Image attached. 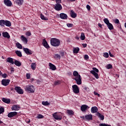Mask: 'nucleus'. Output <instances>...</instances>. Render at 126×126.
I'll return each mask as SVG.
<instances>
[{"instance_id": "1", "label": "nucleus", "mask_w": 126, "mask_h": 126, "mask_svg": "<svg viewBox=\"0 0 126 126\" xmlns=\"http://www.w3.org/2000/svg\"><path fill=\"white\" fill-rule=\"evenodd\" d=\"M73 75L75 77L74 80H75L77 85L82 84V80L81 75L79 74L78 72L77 71H74L73 72Z\"/></svg>"}, {"instance_id": "2", "label": "nucleus", "mask_w": 126, "mask_h": 126, "mask_svg": "<svg viewBox=\"0 0 126 126\" xmlns=\"http://www.w3.org/2000/svg\"><path fill=\"white\" fill-rule=\"evenodd\" d=\"M50 44L53 47H59L61 44V41L58 39L52 38L50 39Z\"/></svg>"}, {"instance_id": "3", "label": "nucleus", "mask_w": 126, "mask_h": 126, "mask_svg": "<svg viewBox=\"0 0 126 126\" xmlns=\"http://www.w3.org/2000/svg\"><path fill=\"white\" fill-rule=\"evenodd\" d=\"M25 90L29 93H33L34 92V86L32 85H28L26 86Z\"/></svg>"}, {"instance_id": "4", "label": "nucleus", "mask_w": 126, "mask_h": 126, "mask_svg": "<svg viewBox=\"0 0 126 126\" xmlns=\"http://www.w3.org/2000/svg\"><path fill=\"white\" fill-rule=\"evenodd\" d=\"M99 72L98 69L95 67L93 68V70L90 71V73H92L96 79L99 78V76L97 73Z\"/></svg>"}, {"instance_id": "5", "label": "nucleus", "mask_w": 126, "mask_h": 126, "mask_svg": "<svg viewBox=\"0 0 126 126\" xmlns=\"http://www.w3.org/2000/svg\"><path fill=\"white\" fill-rule=\"evenodd\" d=\"M72 91L75 94H78L80 92L79 89L77 85H74L72 86Z\"/></svg>"}, {"instance_id": "6", "label": "nucleus", "mask_w": 126, "mask_h": 126, "mask_svg": "<svg viewBox=\"0 0 126 126\" xmlns=\"http://www.w3.org/2000/svg\"><path fill=\"white\" fill-rule=\"evenodd\" d=\"M52 116L56 120H61L63 119V117L60 114H57V113L53 114Z\"/></svg>"}, {"instance_id": "7", "label": "nucleus", "mask_w": 126, "mask_h": 126, "mask_svg": "<svg viewBox=\"0 0 126 126\" xmlns=\"http://www.w3.org/2000/svg\"><path fill=\"white\" fill-rule=\"evenodd\" d=\"M54 9H55V10L59 11H61L63 9V7L61 4L57 3V4L55 5Z\"/></svg>"}, {"instance_id": "8", "label": "nucleus", "mask_w": 126, "mask_h": 126, "mask_svg": "<svg viewBox=\"0 0 126 126\" xmlns=\"http://www.w3.org/2000/svg\"><path fill=\"white\" fill-rule=\"evenodd\" d=\"M15 90L18 94H24L23 90L19 87H15Z\"/></svg>"}, {"instance_id": "9", "label": "nucleus", "mask_w": 126, "mask_h": 126, "mask_svg": "<svg viewBox=\"0 0 126 126\" xmlns=\"http://www.w3.org/2000/svg\"><path fill=\"white\" fill-rule=\"evenodd\" d=\"M10 82V80L8 79H3L1 81V84L2 85L4 86H6L7 85H8V84H9Z\"/></svg>"}, {"instance_id": "10", "label": "nucleus", "mask_w": 126, "mask_h": 126, "mask_svg": "<svg viewBox=\"0 0 126 126\" xmlns=\"http://www.w3.org/2000/svg\"><path fill=\"white\" fill-rule=\"evenodd\" d=\"M23 50L26 53V54H27L28 55H31L33 54V52L28 48H24Z\"/></svg>"}, {"instance_id": "11", "label": "nucleus", "mask_w": 126, "mask_h": 126, "mask_svg": "<svg viewBox=\"0 0 126 126\" xmlns=\"http://www.w3.org/2000/svg\"><path fill=\"white\" fill-rule=\"evenodd\" d=\"M4 3L5 5L8 7H11L12 5V2L10 0H4Z\"/></svg>"}, {"instance_id": "12", "label": "nucleus", "mask_w": 126, "mask_h": 126, "mask_svg": "<svg viewBox=\"0 0 126 126\" xmlns=\"http://www.w3.org/2000/svg\"><path fill=\"white\" fill-rule=\"evenodd\" d=\"M17 115V112H10L8 114V117L9 118H12L13 117H15Z\"/></svg>"}, {"instance_id": "13", "label": "nucleus", "mask_w": 126, "mask_h": 126, "mask_svg": "<svg viewBox=\"0 0 126 126\" xmlns=\"http://www.w3.org/2000/svg\"><path fill=\"white\" fill-rule=\"evenodd\" d=\"M80 108H81V110L82 112H85L86 111V110L88 108H90V107L86 105H81Z\"/></svg>"}, {"instance_id": "14", "label": "nucleus", "mask_w": 126, "mask_h": 126, "mask_svg": "<svg viewBox=\"0 0 126 126\" xmlns=\"http://www.w3.org/2000/svg\"><path fill=\"white\" fill-rule=\"evenodd\" d=\"M98 108L96 106L92 107L91 109V113H97L98 111Z\"/></svg>"}, {"instance_id": "15", "label": "nucleus", "mask_w": 126, "mask_h": 126, "mask_svg": "<svg viewBox=\"0 0 126 126\" xmlns=\"http://www.w3.org/2000/svg\"><path fill=\"white\" fill-rule=\"evenodd\" d=\"M85 119L87 121H90L93 120V115L92 114L86 115L85 116Z\"/></svg>"}, {"instance_id": "16", "label": "nucleus", "mask_w": 126, "mask_h": 126, "mask_svg": "<svg viewBox=\"0 0 126 126\" xmlns=\"http://www.w3.org/2000/svg\"><path fill=\"white\" fill-rule=\"evenodd\" d=\"M60 18H61V19H62V20L67 19V15L64 13H63L60 14Z\"/></svg>"}, {"instance_id": "17", "label": "nucleus", "mask_w": 126, "mask_h": 126, "mask_svg": "<svg viewBox=\"0 0 126 126\" xmlns=\"http://www.w3.org/2000/svg\"><path fill=\"white\" fill-rule=\"evenodd\" d=\"M70 15L72 18H75L77 17V14L75 13L73 10H71L70 11Z\"/></svg>"}, {"instance_id": "18", "label": "nucleus", "mask_w": 126, "mask_h": 126, "mask_svg": "<svg viewBox=\"0 0 126 126\" xmlns=\"http://www.w3.org/2000/svg\"><path fill=\"white\" fill-rule=\"evenodd\" d=\"M42 44L43 45V46L46 48V49H49L50 48L47 42L45 39H43V41H42Z\"/></svg>"}, {"instance_id": "19", "label": "nucleus", "mask_w": 126, "mask_h": 126, "mask_svg": "<svg viewBox=\"0 0 126 126\" xmlns=\"http://www.w3.org/2000/svg\"><path fill=\"white\" fill-rule=\"evenodd\" d=\"M96 115L99 118L100 120H104V116L101 114L99 112H97Z\"/></svg>"}, {"instance_id": "20", "label": "nucleus", "mask_w": 126, "mask_h": 126, "mask_svg": "<svg viewBox=\"0 0 126 126\" xmlns=\"http://www.w3.org/2000/svg\"><path fill=\"white\" fill-rule=\"evenodd\" d=\"M20 108V107L19 106L17 105H14L13 106L11 107V109L13 111H17L19 110Z\"/></svg>"}, {"instance_id": "21", "label": "nucleus", "mask_w": 126, "mask_h": 126, "mask_svg": "<svg viewBox=\"0 0 126 126\" xmlns=\"http://www.w3.org/2000/svg\"><path fill=\"white\" fill-rule=\"evenodd\" d=\"M56 68H57L55 65L51 63H49V69L52 70H55Z\"/></svg>"}, {"instance_id": "22", "label": "nucleus", "mask_w": 126, "mask_h": 126, "mask_svg": "<svg viewBox=\"0 0 126 126\" xmlns=\"http://www.w3.org/2000/svg\"><path fill=\"white\" fill-rule=\"evenodd\" d=\"M2 35L4 37L7 38L8 39H9L10 37L9 33L7 32H3L2 33Z\"/></svg>"}, {"instance_id": "23", "label": "nucleus", "mask_w": 126, "mask_h": 126, "mask_svg": "<svg viewBox=\"0 0 126 126\" xmlns=\"http://www.w3.org/2000/svg\"><path fill=\"white\" fill-rule=\"evenodd\" d=\"M13 60H14V59L11 58H8L6 60V61L8 63H11L12 64H13L14 63Z\"/></svg>"}, {"instance_id": "24", "label": "nucleus", "mask_w": 126, "mask_h": 126, "mask_svg": "<svg viewBox=\"0 0 126 126\" xmlns=\"http://www.w3.org/2000/svg\"><path fill=\"white\" fill-rule=\"evenodd\" d=\"M106 25H107V28H108V29L110 31H111L114 29V27H113V25L112 24H111L110 23Z\"/></svg>"}, {"instance_id": "25", "label": "nucleus", "mask_w": 126, "mask_h": 126, "mask_svg": "<svg viewBox=\"0 0 126 126\" xmlns=\"http://www.w3.org/2000/svg\"><path fill=\"white\" fill-rule=\"evenodd\" d=\"M2 100L6 103L9 104L10 102V99L8 98H2Z\"/></svg>"}, {"instance_id": "26", "label": "nucleus", "mask_w": 126, "mask_h": 126, "mask_svg": "<svg viewBox=\"0 0 126 126\" xmlns=\"http://www.w3.org/2000/svg\"><path fill=\"white\" fill-rule=\"evenodd\" d=\"M21 39L24 42V43L25 44H27L28 43V40H27V39L25 37H24L23 35H22L21 36Z\"/></svg>"}, {"instance_id": "27", "label": "nucleus", "mask_w": 126, "mask_h": 126, "mask_svg": "<svg viewBox=\"0 0 126 126\" xmlns=\"http://www.w3.org/2000/svg\"><path fill=\"white\" fill-rule=\"evenodd\" d=\"M6 21L3 20H0V26L1 27H4L5 25Z\"/></svg>"}, {"instance_id": "28", "label": "nucleus", "mask_w": 126, "mask_h": 126, "mask_svg": "<svg viewBox=\"0 0 126 126\" xmlns=\"http://www.w3.org/2000/svg\"><path fill=\"white\" fill-rule=\"evenodd\" d=\"M5 25L7 27H10L11 26V23L10 21L6 20Z\"/></svg>"}, {"instance_id": "29", "label": "nucleus", "mask_w": 126, "mask_h": 126, "mask_svg": "<svg viewBox=\"0 0 126 126\" xmlns=\"http://www.w3.org/2000/svg\"><path fill=\"white\" fill-rule=\"evenodd\" d=\"M14 64L16 65V66H20L21 65V63L19 62L18 61H17V60H15V62H14Z\"/></svg>"}, {"instance_id": "30", "label": "nucleus", "mask_w": 126, "mask_h": 126, "mask_svg": "<svg viewBox=\"0 0 126 126\" xmlns=\"http://www.w3.org/2000/svg\"><path fill=\"white\" fill-rule=\"evenodd\" d=\"M80 50V49L78 47L73 48V53H78Z\"/></svg>"}, {"instance_id": "31", "label": "nucleus", "mask_w": 126, "mask_h": 126, "mask_svg": "<svg viewBox=\"0 0 126 126\" xmlns=\"http://www.w3.org/2000/svg\"><path fill=\"white\" fill-rule=\"evenodd\" d=\"M36 66V63H32L31 65L32 69L35 70Z\"/></svg>"}, {"instance_id": "32", "label": "nucleus", "mask_w": 126, "mask_h": 126, "mask_svg": "<svg viewBox=\"0 0 126 126\" xmlns=\"http://www.w3.org/2000/svg\"><path fill=\"white\" fill-rule=\"evenodd\" d=\"M16 2L19 5H21L23 3V0H16Z\"/></svg>"}, {"instance_id": "33", "label": "nucleus", "mask_w": 126, "mask_h": 126, "mask_svg": "<svg viewBox=\"0 0 126 126\" xmlns=\"http://www.w3.org/2000/svg\"><path fill=\"white\" fill-rule=\"evenodd\" d=\"M85 39V35L84 33H81V36H80V39L81 40H84Z\"/></svg>"}, {"instance_id": "34", "label": "nucleus", "mask_w": 126, "mask_h": 126, "mask_svg": "<svg viewBox=\"0 0 126 126\" xmlns=\"http://www.w3.org/2000/svg\"><path fill=\"white\" fill-rule=\"evenodd\" d=\"M40 18H41V20H43L45 21L48 20V19L46 17H45L43 14H40Z\"/></svg>"}, {"instance_id": "35", "label": "nucleus", "mask_w": 126, "mask_h": 126, "mask_svg": "<svg viewBox=\"0 0 126 126\" xmlns=\"http://www.w3.org/2000/svg\"><path fill=\"white\" fill-rule=\"evenodd\" d=\"M16 54L18 57H21L22 56V53L19 51H16Z\"/></svg>"}, {"instance_id": "36", "label": "nucleus", "mask_w": 126, "mask_h": 126, "mask_svg": "<svg viewBox=\"0 0 126 126\" xmlns=\"http://www.w3.org/2000/svg\"><path fill=\"white\" fill-rule=\"evenodd\" d=\"M103 21L104 22V23L107 25V24H108L109 23H110L109 21L108 20V19L107 18H104L103 19Z\"/></svg>"}, {"instance_id": "37", "label": "nucleus", "mask_w": 126, "mask_h": 126, "mask_svg": "<svg viewBox=\"0 0 126 126\" xmlns=\"http://www.w3.org/2000/svg\"><path fill=\"white\" fill-rule=\"evenodd\" d=\"M16 46L18 48L22 49V46L21 44H20L19 42H17L16 43Z\"/></svg>"}, {"instance_id": "38", "label": "nucleus", "mask_w": 126, "mask_h": 126, "mask_svg": "<svg viewBox=\"0 0 126 126\" xmlns=\"http://www.w3.org/2000/svg\"><path fill=\"white\" fill-rule=\"evenodd\" d=\"M67 113L68 115H73V111L72 110H67Z\"/></svg>"}, {"instance_id": "39", "label": "nucleus", "mask_w": 126, "mask_h": 126, "mask_svg": "<svg viewBox=\"0 0 126 126\" xmlns=\"http://www.w3.org/2000/svg\"><path fill=\"white\" fill-rule=\"evenodd\" d=\"M42 105L44 106H47L50 104V103H48V101H42Z\"/></svg>"}, {"instance_id": "40", "label": "nucleus", "mask_w": 126, "mask_h": 126, "mask_svg": "<svg viewBox=\"0 0 126 126\" xmlns=\"http://www.w3.org/2000/svg\"><path fill=\"white\" fill-rule=\"evenodd\" d=\"M103 56L104 57L108 58L109 57V54L108 53H104Z\"/></svg>"}, {"instance_id": "41", "label": "nucleus", "mask_w": 126, "mask_h": 126, "mask_svg": "<svg viewBox=\"0 0 126 126\" xmlns=\"http://www.w3.org/2000/svg\"><path fill=\"white\" fill-rule=\"evenodd\" d=\"M54 58L56 59H61V56L58 54H55V56H54Z\"/></svg>"}, {"instance_id": "42", "label": "nucleus", "mask_w": 126, "mask_h": 126, "mask_svg": "<svg viewBox=\"0 0 126 126\" xmlns=\"http://www.w3.org/2000/svg\"><path fill=\"white\" fill-rule=\"evenodd\" d=\"M113 66H112V65L110 64H109L108 65H107L106 66V68L107 69H111V68H112Z\"/></svg>"}, {"instance_id": "43", "label": "nucleus", "mask_w": 126, "mask_h": 126, "mask_svg": "<svg viewBox=\"0 0 126 126\" xmlns=\"http://www.w3.org/2000/svg\"><path fill=\"white\" fill-rule=\"evenodd\" d=\"M99 126H111L110 125L106 124H100Z\"/></svg>"}, {"instance_id": "44", "label": "nucleus", "mask_w": 126, "mask_h": 126, "mask_svg": "<svg viewBox=\"0 0 126 126\" xmlns=\"http://www.w3.org/2000/svg\"><path fill=\"white\" fill-rule=\"evenodd\" d=\"M61 84V81H56L55 82H54V85H58Z\"/></svg>"}, {"instance_id": "45", "label": "nucleus", "mask_w": 126, "mask_h": 126, "mask_svg": "<svg viewBox=\"0 0 126 126\" xmlns=\"http://www.w3.org/2000/svg\"><path fill=\"white\" fill-rule=\"evenodd\" d=\"M36 118L38 119H42L44 118V116L42 115L39 114L37 115V117Z\"/></svg>"}, {"instance_id": "46", "label": "nucleus", "mask_w": 126, "mask_h": 126, "mask_svg": "<svg viewBox=\"0 0 126 126\" xmlns=\"http://www.w3.org/2000/svg\"><path fill=\"white\" fill-rule=\"evenodd\" d=\"M4 109L2 107H1V108H0V114L4 112Z\"/></svg>"}, {"instance_id": "47", "label": "nucleus", "mask_w": 126, "mask_h": 126, "mask_svg": "<svg viewBox=\"0 0 126 126\" xmlns=\"http://www.w3.org/2000/svg\"><path fill=\"white\" fill-rule=\"evenodd\" d=\"M89 59V57L88 55H85L84 56V59H85V60H88Z\"/></svg>"}, {"instance_id": "48", "label": "nucleus", "mask_w": 126, "mask_h": 126, "mask_svg": "<svg viewBox=\"0 0 126 126\" xmlns=\"http://www.w3.org/2000/svg\"><path fill=\"white\" fill-rule=\"evenodd\" d=\"M114 22L116 24H119L120 23V21L118 19H115Z\"/></svg>"}, {"instance_id": "49", "label": "nucleus", "mask_w": 126, "mask_h": 126, "mask_svg": "<svg viewBox=\"0 0 126 126\" xmlns=\"http://www.w3.org/2000/svg\"><path fill=\"white\" fill-rule=\"evenodd\" d=\"M66 26L68 28L72 27L73 26V24H67Z\"/></svg>"}, {"instance_id": "50", "label": "nucleus", "mask_w": 126, "mask_h": 126, "mask_svg": "<svg viewBox=\"0 0 126 126\" xmlns=\"http://www.w3.org/2000/svg\"><path fill=\"white\" fill-rule=\"evenodd\" d=\"M86 8L88 11H90L91 9V6H90V5H87Z\"/></svg>"}, {"instance_id": "51", "label": "nucleus", "mask_w": 126, "mask_h": 126, "mask_svg": "<svg viewBox=\"0 0 126 126\" xmlns=\"http://www.w3.org/2000/svg\"><path fill=\"white\" fill-rule=\"evenodd\" d=\"M26 34L27 36H30L32 35L31 32H27L26 33Z\"/></svg>"}, {"instance_id": "52", "label": "nucleus", "mask_w": 126, "mask_h": 126, "mask_svg": "<svg viewBox=\"0 0 126 126\" xmlns=\"http://www.w3.org/2000/svg\"><path fill=\"white\" fill-rule=\"evenodd\" d=\"M26 76L27 79H30L31 78V74L30 73H27Z\"/></svg>"}, {"instance_id": "53", "label": "nucleus", "mask_w": 126, "mask_h": 126, "mask_svg": "<svg viewBox=\"0 0 126 126\" xmlns=\"http://www.w3.org/2000/svg\"><path fill=\"white\" fill-rule=\"evenodd\" d=\"M94 94L95 95H97L98 96V97L100 96V94H98L97 93L95 92H94Z\"/></svg>"}, {"instance_id": "54", "label": "nucleus", "mask_w": 126, "mask_h": 126, "mask_svg": "<svg viewBox=\"0 0 126 126\" xmlns=\"http://www.w3.org/2000/svg\"><path fill=\"white\" fill-rule=\"evenodd\" d=\"M2 76L3 78H6L7 77V74L4 73L3 74H2L1 75Z\"/></svg>"}, {"instance_id": "55", "label": "nucleus", "mask_w": 126, "mask_h": 126, "mask_svg": "<svg viewBox=\"0 0 126 126\" xmlns=\"http://www.w3.org/2000/svg\"><path fill=\"white\" fill-rule=\"evenodd\" d=\"M109 56L111 57H114V56L113 55H112L111 54L110 51H109Z\"/></svg>"}, {"instance_id": "56", "label": "nucleus", "mask_w": 126, "mask_h": 126, "mask_svg": "<svg viewBox=\"0 0 126 126\" xmlns=\"http://www.w3.org/2000/svg\"><path fill=\"white\" fill-rule=\"evenodd\" d=\"M82 46L84 48H86L87 46V44H82Z\"/></svg>"}, {"instance_id": "57", "label": "nucleus", "mask_w": 126, "mask_h": 126, "mask_svg": "<svg viewBox=\"0 0 126 126\" xmlns=\"http://www.w3.org/2000/svg\"><path fill=\"white\" fill-rule=\"evenodd\" d=\"M62 0H56V3H60L61 2Z\"/></svg>"}, {"instance_id": "58", "label": "nucleus", "mask_w": 126, "mask_h": 126, "mask_svg": "<svg viewBox=\"0 0 126 126\" xmlns=\"http://www.w3.org/2000/svg\"><path fill=\"white\" fill-rule=\"evenodd\" d=\"M64 53L63 52H61L60 53V55H61V56H62V57H63L64 56Z\"/></svg>"}, {"instance_id": "59", "label": "nucleus", "mask_w": 126, "mask_h": 126, "mask_svg": "<svg viewBox=\"0 0 126 126\" xmlns=\"http://www.w3.org/2000/svg\"><path fill=\"white\" fill-rule=\"evenodd\" d=\"M98 26L99 27H100V28H101L102 27V25L101 24H100V23L98 24Z\"/></svg>"}, {"instance_id": "60", "label": "nucleus", "mask_w": 126, "mask_h": 126, "mask_svg": "<svg viewBox=\"0 0 126 126\" xmlns=\"http://www.w3.org/2000/svg\"><path fill=\"white\" fill-rule=\"evenodd\" d=\"M75 39L77 40H79V37L78 36H76L75 37Z\"/></svg>"}, {"instance_id": "61", "label": "nucleus", "mask_w": 126, "mask_h": 126, "mask_svg": "<svg viewBox=\"0 0 126 126\" xmlns=\"http://www.w3.org/2000/svg\"><path fill=\"white\" fill-rule=\"evenodd\" d=\"M81 118L83 119H86L85 117H84V116H82V117H81Z\"/></svg>"}, {"instance_id": "62", "label": "nucleus", "mask_w": 126, "mask_h": 126, "mask_svg": "<svg viewBox=\"0 0 126 126\" xmlns=\"http://www.w3.org/2000/svg\"><path fill=\"white\" fill-rule=\"evenodd\" d=\"M2 75V73L1 71L0 70V76H1Z\"/></svg>"}, {"instance_id": "63", "label": "nucleus", "mask_w": 126, "mask_h": 126, "mask_svg": "<svg viewBox=\"0 0 126 126\" xmlns=\"http://www.w3.org/2000/svg\"><path fill=\"white\" fill-rule=\"evenodd\" d=\"M11 71L12 72V71H14V68H12L11 69Z\"/></svg>"}, {"instance_id": "64", "label": "nucleus", "mask_w": 126, "mask_h": 126, "mask_svg": "<svg viewBox=\"0 0 126 126\" xmlns=\"http://www.w3.org/2000/svg\"><path fill=\"white\" fill-rule=\"evenodd\" d=\"M125 27L126 28V22L125 23Z\"/></svg>"}]
</instances>
